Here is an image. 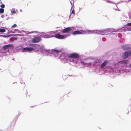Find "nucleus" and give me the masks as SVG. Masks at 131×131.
<instances>
[{
  "label": "nucleus",
  "instance_id": "37998d69",
  "mask_svg": "<svg viewBox=\"0 0 131 131\" xmlns=\"http://www.w3.org/2000/svg\"><path fill=\"white\" fill-rule=\"evenodd\" d=\"M5 16H7V14L6 15H5Z\"/></svg>",
  "mask_w": 131,
  "mask_h": 131
},
{
  "label": "nucleus",
  "instance_id": "aec40b11",
  "mask_svg": "<svg viewBox=\"0 0 131 131\" xmlns=\"http://www.w3.org/2000/svg\"><path fill=\"white\" fill-rule=\"evenodd\" d=\"M4 11V9L2 8H0V14H2L3 13Z\"/></svg>",
  "mask_w": 131,
  "mask_h": 131
},
{
  "label": "nucleus",
  "instance_id": "9b49d317",
  "mask_svg": "<svg viewBox=\"0 0 131 131\" xmlns=\"http://www.w3.org/2000/svg\"><path fill=\"white\" fill-rule=\"evenodd\" d=\"M72 29L71 27H68L64 29L62 31L63 33H68L69 31H71Z\"/></svg>",
  "mask_w": 131,
  "mask_h": 131
},
{
  "label": "nucleus",
  "instance_id": "49530a36",
  "mask_svg": "<svg viewBox=\"0 0 131 131\" xmlns=\"http://www.w3.org/2000/svg\"><path fill=\"white\" fill-rule=\"evenodd\" d=\"M20 83H21V84H22V82H20Z\"/></svg>",
  "mask_w": 131,
  "mask_h": 131
},
{
  "label": "nucleus",
  "instance_id": "a878e982",
  "mask_svg": "<svg viewBox=\"0 0 131 131\" xmlns=\"http://www.w3.org/2000/svg\"><path fill=\"white\" fill-rule=\"evenodd\" d=\"M105 31H101L100 34L102 35H104L105 34Z\"/></svg>",
  "mask_w": 131,
  "mask_h": 131
},
{
  "label": "nucleus",
  "instance_id": "603ef678",
  "mask_svg": "<svg viewBox=\"0 0 131 131\" xmlns=\"http://www.w3.org/2000/svg\"><path fill=\"white\" fill-rule=\"evenodd\" d=\"M13 18V17H12V18Z\"/></svg>",
  "mask_w": 131,
  "mask_h": 131
},
{
  "label": "nucleus",
  "instance_id": "f03ea898",
  "mask_svg": "<svg viewBox=\"0 0 131 131\" xmlns=\"http://www.w3.org/2000/svg\"><path fill=\"white\" fill-rule=\"evenodd\" d=\"M24 44H21L19 45L18 46L15 47L14 45V47H12L13 50L15 52L22 51H23V47Z\"/></svg>",
  "mask_w": 131,
  "mask_h": 131
},
{
  "label": "nucleus",
  "instance_id": "4468645a",
  "mask_svg": "<svg viewBox=\"0 0 131 131\" xmlns=\"http://www.w3.org/2000/svg\"><path fill=\"white\" fill-rule=\"evenodd\" d=\"M52 52L53 54H58L60 52V50H58L53 49L52 50Z\"/></svg>",
  "mask_w": 131,
  "mask_h": 131
},
{
  "label": "nucleus",
  "instance_id": "a19ab883",
  "mask_svg": "<svg viewBox=\"0 0 131 131\" xmlns=\"http://www.w3.org/2000/svg\"><path fill=\"white\" fill-rule=\"evenodd\" d=\"M0 1H1V3H2V1L0 0Z\"/></svg>",
  "mask_w": 131,
  "mask_h": 131
},
{
  "label": "nucleus",
  "instance_id": "f3484780",
  "mask_svg": "<svg viewBox=\"0 0 131 131\" xmlns=\"http://www.w3.org/2000/svg\"><path fill=\"white\" fill-rule=\"evenodd\" d=\"M15 8H13L12 10H11V13L12 14H15L16 13V12L15 11Z\"/></svg>",
  "mask_w": 131,
  "mask_h": 131
},
{
  "label": "nucleus",
  "instance_id": "9d476101",
  "mask_svg": "<svg viewBox=\"0 0 131 131\" xmlns=\"http://www.w3.org/2000/svg\"><path fill=\"white\" fill-rule=\"evenodd\" d=\"M41 38L40 37L35 36L33 38V43L38 42L41 40Z\"/></svg>",
  "mask_w": 131,
  "mask_h": 131
},
{
  "label": "nucleus",
  "instance_id": "72a5a7b5",
  "mask_svg": "<svg viewBox=\"0 0 131 131\" xmlns=\"http://www.w3.org/2000/svg\"><path fill=\"white\" fill-rule=\"evenodd\" d=\"M4 14L3 15H2L1 16V18H4Z\"/></svg>",
  "mask_w": 131,
  "mask_h": 131
},
{
  "label": "nucleus",
  "instance_id": "1a4fd4ad",
  "mask_svg": "<svg viewBox=\"0 0 131 131\" xmlns=\"http://www.w3.org/2000/svg\"><path fill=\"white\" fill-rule=\"evenodd\" d=\"M14 47V45L13 44H8L3 46V48L4 49H9L10 48H12V47Z\"/></svg>",
  "mask_w": 131,
  "mask_h": 131
},
{
  "label": "nucleus",
  "instance_id": "f704fd0d",
  "mask_svg": "<svg viewBox=\"0 0 131 131\" xmlns=\"http://www.w3.org/2000/svg\"><path fill=\"white\" fill-rule=\"evenodd\" d=\"M8 31L6 34L7 35H8L10 33H9V31L8 30Z\"/></svg>",
  "mask_w": 131,
  "mask_h": 131
},
{
  "label": "nucleus",
  "instance_id": "b1692460",
  "mask_svg": "<svg viewBox=\"0 0 131 131\" xmlns=\"http://www.w3.org/2000/svg\"><path fill=\"white\" fill-rule=\"evenodd\" d=\"M12 36H14V34H10L6 36V38Z\"/></svg>",
  "mask_w": 131,
  "mask_h": 131
},
{
  "label": "nucleus",
  "instance_id": "473e14b6",
  "mask_svg": "<svg viewBox=\"0 0 131 131\" xmlns=\"http://www.w3.org/2000/svg\"><path fill=\"white\" fill-rule=\"evenodd\" d=\"M127 26H131V23H128L127 24Z\"/></svg>",
  "mask_w": 131,
  "mask_h": 131
},
{
  "label": "nucleus",
  "instance_id": "3c124183",
  "mask_svg": "<svg viewBox=\"0 0 131 131\" xmlns=\"http://www.w3.org/2000/svg\"><path fill=\"white\" fill-rule=\"evenodd\" d=\"M103 39H105V38H103L102 39L103 40Z\"/></svg>",
  "mask_w": 131,
  "mask_h": 131
},
{
  "label": "nucleus",
  "instance_id": "e433bc0d",
  "mask_svg": "<svg viewBox=\"0 0 131 131\" xmlns=\"http://www.w3.org/2000/svg\"><path fill=\"white\" fill-rule=\"evenodd\" d=\"M10 18H9V17H8L7 18V19H6V20H7L8 19H9Z\"/></svg>",
  "mask_w": 131,
  "mask_h": 131
},
{
  "label": "nucleus",
  "instance_id": "79ce46f5",
  "mask_svg": "<svg viewBox=\"0 0 131 131\" xmlns=\"http://www.w3.org/2000/svg\"><path fill=\"white\" fill-rule=\"evenodd\" d=\"M16 83V82H13V84H14L15 83Z\"/></svg>",
  "mask_w": 131,
  "mask_h": 131
},
{
  "label": "nucleus",
  "instance_id": "20e7f679",
  "mask_svg": "<svg viewBox=\"0 0 131 131\" xmlns=\"http://www.w3.org/2000/svg\"><path fill=\"white\" fill-rule=\"evenodd\" d=\"M66 57L74 58L75 59L78 58L79 57L78 54L76 53H72L70 55H68Z\"/></svg>",
  "mask_w": 131,
  "mask_h": 131
},
{
  "label": "nucleus",
  "instance_id": "f257e3e1",
  "mask_svg": "<svg viewBox=\"0 0 131 131\" xmlns=\"http://www.w3.org/2000/svg\"><path fill=\"white\" fill-rule=\"evenodd\" d=\"M27 42H25L26 45L27 47H24V45L23 47V52H30L33 50V38H28Z\"/></svg>",
  "mask_w": 131,
  "mask_h": 131
},
{
  "label": "nucleus",
  "instance_id": "4c0bfd02",
  "mask_svg": "<svg viewBox=\"0 0 131 131\" xmlns=\"http://www.w3.org/2000/svg\"><path fill=\"white\" fill-rule=\"evenodd\" d=\"M21 112H20L18 114H19L20 115L21 114Z\"/></svg>",
  "mask_w": 131,
  "mask_h": 131
},
{
  "label": "nucleus",
  "instance_id": "423d86ee",
  "mask_svg": "<svg viewBox=\"0 0 131 131\" xmlns=\"http://www.w3.org/2000/svg\"><path fill=\"white\" fill-rule=\"evenodd\" d=\"M86 32L84 30H81L80 31H75L73 32V34L74 35H75L78 34H84Z\"/></svg>",
  "mask_w": 131,
  "mask_h": 131
},
{
  "label": "nucleus",
  "instance_id": "c03bdc74",
  "mask_svg": "<svg viewBox=\"0 0 131 131\" xmlns=\"http://www.w3.org/2000/svg\"><path fill=\"white\" fill-rule=\"evenodd\" d=\"M31 107H33V106H30Z\"/></svg>",
  "mask_w": 131,
  "mask_h": 131
},
{
  "label": "nucleus",
  "instance_id": "ddd939ff",
  "mask_svg": "<svg viewBox=\"0 0 131 131\" xmlns=\"http://www.w3.org/2000/svg\"><path fill=\"white\" fill-rule=\"evenodd\" d=\"M18 118V116H16V117L15 118L13 119L12 122L11 123L10 125L11 126L13 125V124H14V126L15 125Z\"/></svg>",
  "mask_w": 131,
  "mask_h": 131
},
{
  "label": "nucleus",
  "instance_id": "a211bd4d",
  "mask_svg": "<svg viewBox=\"0 0 131 131\" xmlns=\"http://www.w3.org/2000/svg\"><path fill=\"white\" fill-rule=\"evenodd\" d=\"M6 31V30L5 29L3 28H0V33L2 34V33L5 32Z\"/></svg>",
  "mask_w": 131,
  "mask_h": 131
},
{
  "label": "nucleus",
  "instance_id": "58836bf2",
  "mask_svg": "<svg viewBox=\"0 0 131 131\" xmlns=\"http://www.w3.org/2000/svg\"><path fill=\"white\" fill-rule=\"evenodd\" d=\"M35 32L37 33V31H33V33H34Z\"/></svg>",
  "mask_w": 131,
  "mask_h": 131
},
{
  "label": "nucleus",
  "instance_id": "ea45409f",
  "mask_svg": "<svg viewBox=\"0 0 131 131\" xmlns=\"http://www.w3.org/2000/svg\"><path fill=\"white\" fill-rule=\"evenodd\" d=\"M20 12H22V10L21 9H20Z\"/></svg>",
  "mask_w": 131,
  "mask_h": 131
},
{
  "label": "nucleus",
  "instance_id": "f8f14e48",
  "mask_svg": "<svg viewBox=\"0 0 131 131\" xmlns=\"http://www.w3.org/2000/svg\"><path fill=\"white\" fill-rule=\"evenodd\" d=\"M55 37L60 39H63L65 38V37L63 35H61L59 34L56 35L55 36Z\"/></svg>",
  "mask_w": 131,
  "mask_h": 131
},
{
  "label": "nucleus",
  "instance_id": "6ab92c4d",
  "mask_svg": "<svg viewBox=\"0 0 131 131\" xmlns=\"http://www.w3.org/2000/svg\"><path fill=\"white\" fill-rule=\"evenodd\" d=\"M74 9H73L71 13L70 16H71L72 17H73L74 16Z\"/></svg>",
  "mask_w": 131,
  "mask_h": 131
},
{
  "label": "nucleus",
  "instance_id": "393cba45",
  "mask_svg": "<svg viewBox=\"0 0 131 131\" xmlns=\"http://www.w3.org/2000/svg\"><path fill=\"white\" fill-rule=\"evenodd\" d=\"M1 8H4L5 7V5L4 4H2L0 5Z\"/></svg>",
  "mask_w": 131,
  "mask_h": 131
},
{
  "label": "nucleus",
  "instance_id": "c756f323",
  "mask_svg": "<svg viewBox=\"0 0 131 131\" xmlns=\"http://www.w3.org/2000/svg\"><path fill=\"white\" fill-rule=\"evenodd\" d=\"M2 37L5 38H6V35H1L0 34V37Z\"/></svg>",
  "mask_w": 131,
  "mask_h": 131
},
{
  "label": "nucleus",
  "instance_id": "cd10ccee",
  "mask_svg": "<svg viewBox=\"0 0 131 131\" xmlns=\"http://www.w3.org/2000/svg\"><path fill=\"white\" fill-rule=\"evenodd\" d=\"M9 33H15V32L14 31V29H12L9 31Z\"/></svg>",
  "mask_w": 131,
  "mask_h": 131
},
{
  "label": "nucleus",
  "instance_id": "de8ad7c7",
  "mask_svg": "<svg viewBox=\"0 0 131 131\" xmlns=\"http://www.w3.org/2000/svg\"><path fill=\"white\" fill-rule=\"evenodd\" d=\"M2 22V21H1L0 22V23H1V22Z\"/></svg>",
  "mask_w": 131,
  "mask_h": 131
},
{
  "label": "nucleus",
  "instance_id": "8fccbe9b",
  "mask_svg": "<svg viewBox=\"0 0 131 131\" xmlns=\"http://www.w3.org/2000/svg\"><path fill=\"white\" fill-rule=\"evenodd\" d=\"M26 91H26V93H27V90H26Z\"/></svg>",
  "mask_w": 131,
  "mask_h": 131
},
{
  "label": "nucleus",
  "instance_id": "39448f33",
  "mask_svg": "<svg viewBox=\"0 0 131 131\" xmlns=\"http://www.w3.org/2000/svg\"><path fill=\"white\" fill-rule=\"evenodd\" d=\"M49 34V33L47 34H46V33L42 32L41 34L40 35V36L43 37L45 38H48L50 37H52L53 36V35H51L49 36V35H48Z\"/></svg>",
  "mask_w": 131,
  "mask_h": 131
},
{
  "label": "nucleus",
  "instance_id": "09e8293b",
  "mask_svg": "<svg viewBox=\"0 0 131 131\" xmlns=\"http://www.w3.org/2000/svg\"><path fill=\"white\" fill-rule=\"evenodd\" d=\"M130 66H131V63L130 64Z\"/></svg>",
  "mask_w": 131,
  "mask_h": 131
},
{
  "label": "nucleus",
  "instance_id": "7ed1b4c3",
  "mask_svg": "<svg viewBox=\"0 0 131 131\" xmlns=\"http://www.w3.org/2000/svg\"><path fill=\"white\" fill-rule=\"evenodd\" d=\"M131 55V51L129 50L124 52L122 55V57L124 59H126Z\"/></svg>",
  "mask_w": 131,
  "mask_h": 131
},
{
  "label": "nucleus",
  "instance_id": "2f4dec72",
  "mask_svg": "<svg viewBox=\"0 0 131 131\" xmlns=\"http://www.w3.org/2000/svg\"><path fill=\"white\" fill-rule=\"evenodd\" d=\"M25 33H26V34H30V32L29 31H25Z\"/></svg>",
  "mask_w": 131,
  "mask_h": 131
},
{
  "label": "nucleus",
  "instance_id": "5701e85b",
  "mask_svg": "<svg viewBox=\"0 0 131 131\" xmlns=\"http://www.w3.org/2000/svg\"><path fill=\"white\" fill-rule=\"evenodd\" d=\"M54 32H50V33H49V34L48 35H49V36H51V35H53V37H55V36H54Z\"/></svg>",
  "mask_w": 131,
  "mask_h": 131
},
{
  "label": "nucleus",
  "instance_id": "a18cd8bd",
  "mask_svg": "<svg viewBox=\"0 0 131 131\" xmlns=\"http://www.w3.org/2000/svg\"><path fill=\"white\" fill-rule=\"evenodd\" d=\"M31 33H33V31H31Z\"/></svg>",
  "mask_w": 131,
  "mask_h": 131
},
{
  "label": "nucleus",
  "instance_id": "c9c22d12",
  "mask_svg": "<svg viewBox=\"0 0 131 131\" xmlns=\"http://www.w3.org/2000/svg\"><path fill=\"white\" fill-rule=\"evenodd\" d=\"M20 114H18V115L16 116H18V117H19V116H20Z\"/></svg>",
  "mask_w": 131,
  "mask_h": 131
},
{
  "label": "nucleus",
  "instance_id": "864d4df0",
  "mask_svg": "<svg viewBox=\"0 0 131 131\" xmlns=\"http://www.w3.org/2000/svg\"><path fill=\"white\" fill-rule=\"evenodd\" d=\"M1 130V131H2V130Z\"/></svg>",
  "mask_w": 131,
  "mask_h": 131
},
{
  "label": "nucleus",
  "instance_id": "2eb2a0df",
  "mask_svg": "<svg viewBox=\"0 0 131 131\" xmlns=\"http://www.w3.org/2000/svg\"><path fill=\"white\" fill-rule=\"evenodd\" d=\"M109 62V61L107 60H105L102 63L101 65V67L103 68L104 67L105 65Z\"/></svg>",
  "mask_w": 131,
  "mask_h": 131
},
{
  "label": "nucleus",
  "instance_id": "dca6fc26",
  "mask_svg": "<svg viewBox=\"0 0 131 131\" xmlns=\"http://www.w3.org/2000/svg\"><path fill=\"white\" fill-rule=\"evenodd\" d=\"M84 31H85L86 32V33L84 34H91L93 32V31L89 30H84Z\"/></svg>",
  "mask_w": 131,
  "mask_h": 131
},
{
  "label": "nucleus",
  "instance_id": "4be33fe9",
  "mask_svg": "<svg viewBox=\"0 0 131 131\" xmlns=\"http://www.w3.org/2000/svg\"><path fill=\"white\" fill-rule=\"evenodd\" d=\"M22 36V35L20 34H14V36L17 37V36Z\"/></svg>",
  "mask_w": 131,
  "mask_h": 131
},
{
  "label": "nucleus",
  "instance_id": "7c9ffc66",
  "mask_svg": "<svg viewBox=\"0 0 131 131\" xmlns=\"http://www.w3.org/2000/svg\"><path fill=\"white\" fill-rule=\"evenodd\" d=\"M18 38L17 37H14V40H17L18 39Z\"/></svg>",
  "mask_w": 131,
  "mask_h": 131
},
{
  "label": "nucleus",
  "instance_id": "bb28decb",
  "mask_svg": "<svg viewBox=\"0 0 131 131\" xmlns=\"http://www.w3.org/2000/svg\"><path fill=\"white\" fill-rule=\"evenodd\" d=\"M120 62L122 63H123L125 64H126L127 62V60H123L121 61H120Z\"/></svg>",
  "mask_w": 131,
  "mask_h": 131
},
{
  "label": "nucleus",
  "instance_id": "0eeeda50",
  "mask_svg": "<svg viewBox=\"0 0 131 131\" xmlns=\"http://www.w3.org/2000/svg\"><path fill=\"white\" fill-rule=\"evenodd\" d=\"M40 46L38 45L33 44V52L38 51L39 50Z\"/></svg>",
  "mask_w": 131,
  "mask_h": 131
},
{
  "label": "nucleus",
  "instance_id": "412c9836",
  "mask_svg": "<svg viewBox=\"0 0 131 131\" xmlns=\"http://www.w3.org/2000/svg\"><path fill=\"white\" fill-rule=\"evenodd\" d=\"M14 31L15 32H17L18 33H21V31L19 30L18 29H15Z\"/></svg>",
  "mask_w": 131,
  "mask_h": 131
},
{
  "label": "nucleus",
  "instance_id": "c85d7f7f",
  "mask_svg": "<svg viewBox=\"0 0 131 131\" xmlns=\"http://www.w3.org/2000/svg\"><path fill=\"white\" fill-rule=\"evenodd\" d=\"M17 26V25L16 24H14L11 27L12 28H14L15 27H16Z\"/></svg>",
  "mask_w": 131,
  "mask_h": 131
},
{
  "label": "nucleus",
  "instance_id": "6e6552de",
  "mask_svg": "<svg viewBox=\"0 0 131 131\" xmlns=\"http://www.w3.org/2000/svg\"><path fill=\"white\" fill-rule=\"evenodd\" d=\"M122 48L124 50L129 49L131 48V45L129 44L124 45L123 46Z\"/></svg>",
  "mask_w": 131,
  "mask_h": 131
}]
</instances>
